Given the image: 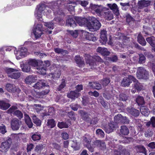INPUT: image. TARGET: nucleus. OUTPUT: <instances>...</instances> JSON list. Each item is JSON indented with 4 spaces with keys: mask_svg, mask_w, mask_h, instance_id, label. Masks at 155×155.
Listing matches in <instances>:
<instances>
[{
    "mask_svg": "<svg viewBox=\"0 0 155 155\" xmlns=\"http://www.w3.org/2000/svg\"><path fill=\"white\" fill-rule=\"evenodd\" d=\"M90 9L92 11L95 12L98 15L101 17L104 12L106 11L107 8L104 7L102 5H98L91 4L90 5Z\"/></svg>",
    "mask_w": 155,
    "mask_h": 155,
    "instance_id": "1",
    "label": "nucleus"
},
{
    "mask_svg": "<svg viewBox=\"0 0 155 155\" xmlns=\"http://www.w3.org/2000/svg\"><path fill=\"white\" fill-rule=\"evenodd\" d=\"M5 72L8 77L15 79H17L21 76V74L17 70L12 68H7L5 69Z\"/></svg>",
    "mask_w": 155,
    "mask_h": 155,
    "instance_id": "2",
    "label": "nucleus"
},
{
    "mask_svg": "<svg viewBox=\"0 0 155 155\" xmlns=\"http://www.w3.org/2000/svg\"><path fill=\"white\" fill-rule=\"evenodd\" d=\"M45 7V5L43 3H41L37 5L35 12V16L39 21H42V12Z\"/></svg>",
    "mask_w": 155,
    "mask_h": 155,
    "instance_id": "3",
    "label": "nucleus"
},
{
    "mask_svg": "<svg viewBox=\"0 0 155 155\" xmlns=\"http://www.w3.org/2000/svg\"><path fill=\"white\" fill-rule=\"evenodd\" d=\"M137 76L138 79L147 80L149 78V74L144 68L139 67L137 69Z\"/></svg>",
    "mask_w": 155,
    "mask_h": 155,
    "instance_id": "4",
    "label": "nucleus"
},
{
    "mask_svg": "<svg viewBox=\"0 0 155 155\" xmlns=\"http://www.w3.org/2000/svg\"><path fill=\"white\" fill-rule=\"evenodd\" d=\"M76 90L75 91H71L70 93L68 94L67 96L69 98L74 100L76 98L80 96L79 92L83 89L82 85H78L76 87Z\"/></svg>",
    "mask_w": 155,
    "mask_h": 155,
    "instance_id": "5",
    "label": "nucleus"
},
{
    "mask_svg": "<svg viewBox=\"0 0 155 155\" xmlns=\"http://www.w3.org/2000/svg\"><path fill=\"white\" fill-rule=\"evenodd\" d=\"M89 19L91 21L92 26L88 27V29H99L100 28L101 24L96 18L91 17H89Z\"/></svg>",
    "mask_w": 155,
    "mask_h": 155,
    "instance_id": "6",
    "label": "nucleus"
},
{
    "mask_svg": "<svg viewBox=\"0 0 155 155\" xmlns=\"http://www.w3.org/2000/svg\"><path fill=\"white\" fill-rule=\"evenodd\" d=\"M132 81L136 82V79L132 76L129 75L128 78H124L121 82V85L124 87L128 86Z\"/></svg>",
    "mask_w": 155,
    "mask_h": 155,
    "instance_id": "7",
    "label": "nucleus"
},
{
    "mask_svg": "<svg viewBox=\"0 0 155 155\" xmlns=\"http://www.w3.org/2000/svg\"><path fill=\"white\" fill-rule=\"evenodd\" d=\"M11 143V139L10 138H8L6 141L2 143L0 151L4 153L7 152L8 150Z\"/></svg>",
    "mask_w": 155,
    "mask_h": 155,
    "instance_id": "8",
    "label": "nucleus"
},
{
    "mask_svg": "<svg viewBox=\"0 0 155 155\" xmlns=\"http://www.w3.org/2000/svg\"><path fill=\"white\" fill-rule=\"evenodd\" d=\"M77 20L78 24L80 26H86L88 28V27L92 26L91 22L88 21L87 19L85 18L78 17Z\"/></svg>",
    "mask_w": 155,
    "mask_h": 155,
    "instance_id": "9",
    "label": "nucleus"
},
{
    "mask_svg": "<svg viewBox=\"0 0 155 155\" xmlns=\"http://www.w3.org/2000/svg\"><path fill=\"white\" fill-rule=\"evenodd\" d=\"M21 122L17 118L13 119L11 121V125L12 129L13 130H18L21 124Z\"/></svg>",
    "mask_w": 155,
    "mask_h": 155,
    "instance_id": "10",
    "label": "nucleus"
},
{
    "mask_svg": "<svg viewBox=\"0 0 155 155\" xmlns=\"http://www.w3.org/2000/svg\"><path fill=\"white\" fill-rule=\"evenodd\" d=\"M65 2V3H66L67 4H68L67 5L68 11L71 14L74 13V7L76 5L75 2L71 1L70 0Z\"/></svg>",
    "mask_w": 155,
    "mask_h": 155,
    "instance_id": "11",
    "label": "nucleus"
},
{
    "mask_svg": "<svg viewBox=\"0 0 155 155\" xmlns=\"http://www.w3.org/2000/svg\"><path fill=\"white\" fill-rule=\"evenodd\" d=\"M101 17L105 19L110 20L113 18V15L112 12L107 8L106 11L104 12Z\"/></svg>",
    "mask_w": 155,
    "mask_h": 155,
    "instance_id": "12",
    "label": "nucleus"
},
{
    "mask_svg": "<svg viewBox=\"0 0 155 155\" xmlns=\"http://www.w3.org/2000/svg\"><path fill=\"white\" fill-rule=\"evenodd\" d=\"M74 17L73 15L68 16L66 20V25L68 26H70L73 28H74L77 25L74 20Z\"/></svg>",
    "mask_w": 155,
    "mask_h": 155,
    "instance_id": "13",
    "label": "nucleus"
},
{
    "mask_svg": "<svg viewBox=\"0 0 155 155\" xmlns=\"http://www.w3.org/2000/svg\"><path fill=\"white\" fill-rule=\"evenodd\" d=\"M102 45H105L107 41V32L105 30H102L101 33L100 39L99 40Z\"/></svg>",
    "mask_w": 155,
    "mask_h": 155,
    "instance_id": "14",
    "label": "nucleus"
},
{
    "mask_svg": "<svg viewBox=\"0 0 155 155\" xmlns=\"http://www.w3.org/2000/svg\"><path fill=\"white\" fill-rule=\"evenodd\" d=\"M17 52V54L21 58L25 57L29 54L27 49L24 47L20 48Z\"/></svg>",
    "mask_w": 155,
    "mask_h": 155,
    "instance_id": "15",
    "label": "nucleus"
},
{
    "mask_svg": "<svg viewBox=\"0 0 155 155\" xmlns=\"http://www.w3.org/2000/svg\"><path fill=\"white\" fill-rule=\"evenodd\" d=\"M47 86H49L44 81L40 80L36 83L33 87L35 89L39 90L43 87H46L47 89Z\"/></svg>",
    "mask_w": 155,
    "mask_h": 155,
    "instance_id": "16",
    "label": "nucleus"
},
{
    "mask_svg": "<svg viewBox=\"0 0 155 155\" xmlns=\"http://www.w3.org/2000/svg\"><path fill=\"white\" fill-rule=\"evenodd\" d=\"M121 35L119 37L116 38L117 39H118L119 38L120 40H121L123 41V44H124V46H123L122 44L120 45L121 47L124 48L125 47L124 46L125 45H127L128 43L130 41L129 38L127 36L123 35L122 34H121Z\"/></svg>",
    "mask_w": 155,
    "mask_h": 155,
    "instance_id": "17",
    "label": "nucleus"
},
{
    "mask_svg": "<svg viewBox=\"0 0 155 155\" xmlns=\"http://www.w3.org/2000/svg\"><path fill=\"white\" fill-rule=\"evenodd\" d=\"M94 145L101 150H104L106 148V145L103 141L101 140H97L94 142Z\"/></svg>",
    "mask_w": 155,
    "mask_h": 155,
    "instance_id": "18",
    "label": "nucleus"
},
{
    "mask_svg": "<svg viewBox=\"0 0 155 155\" xmlns=\"http://www.w3.org/2000/svg\"><path fill=\"white\" fill-rule=\"evenodd\" d=\"M81 32L84 33V35L85 36V38L89 41H95L97 40L96 38L94 37V35L91 33H89L88 32H86L82 30Z\"/></svg>",
    "mask_w": 155,
    "mask_h": 155,
    "instance_id": "19",
    "label": "nucleus"
},
{
    "mask_svg": "<svg viewBox=\"0 0 155 155\" xmlns=\"http://www.w3.org/2000/svg\"><path fill=\"white\" fill-rule=\"evenodd\" d=\"M91 137L89 134H86L82 137V142L85 145L90 144L92 140Z\"/></svg>",
    "mask_w": 155,
    "mask_h": 155,
    "instance_id": "20",
    "label": "nucleus"
},
{
    "mask_svg": "<svg viewBox=\"0 0 155 155\" xmlns=\"http://www.w3.org/2000/svg\"><path fill=\"white\" fill-rule=\"evenodd\" d=\"M37 79V77L35 75H29L25 79V82L27 84H31L35 82Z\"/></svg>",
    "mask_w": 155,
    "mask_h": 155,
    "instance_id": "21",
    "label": "nucleus"
},
{
    "mask_svg": "<svg viewBox=\"0 0 155 155\" xmlns=\"http://www.w3.org/2000/svg\"><path fill=\"white\" fill-rule=\"evenodd\" d=\"M114 155H130L129 152L126 150L115 149L114 151Z\"/></svg>",
    "mask_w": 155,
    "mask_h": 155,
    "instance_id": "22",
    "label": "nucleus"
},
{
    "mask_svg": "<svg viewBox=\"0 0 155 155\" xmlns=\"http://www.w3.org/2000/svg\"><path fill=\"white\" fill-rule=\"evenodd\" d=\"M150 2L149 1L141 0L138 2V6L139 8L141 9L148 6L150 5Z\"/></svg>",
    "mask_w": 155,
    "mask_h": 155,
    "instance_id": "23",
    "label": "nucleus"
},
{
    "mask_svg": "<svg viewBox=\"0 0 155 155\" xmlns=\"http://www.w3.org/2000/svg\"><path fill=\"white\" fill-rule=\"evenodd\" d=\"M127 110L128 113L135 117H137L139 114V111L134 108L129 107L127 108Z\"/></svg>",
    "mask_w": 155,
    "mask_h": 155,
    "instance_id": "24",
    "label": "nucleus"
},
{
    "mask_svg": "<svg viewBox=\"0 0 155 155\" xmlns=\"http://www.w3.org/2000/svg\"><path fill=\"white\" fill-rule=\"evenodd\" d=\"M107 5L113 11L116 15H119L118 8L116 4H108Z\"/></svg>",
    "mask_w": 155,
    "mask_h": 155,
    "instance_id": "25",
    "label": "nucleus"
},
{
    "mask_svg": "<svg viewBox=\"0 0 155 155\" xmlns=\"http://www.w3.org/2000/svg\"><path fill=\"white\" fill-rule=\"evenodd\" d=\"M115 127L114 125L112 123H109L108 125L104 127V130L107 133H110L113 131Z\"/></svg>",
    "mask_w": 155,
    "mask_h": 155,
    "instance_id": "26",
    "label": "nucleus"
},
{
    "mask_svg": "<svg viewBox=\"0 0 155 155\" xmlns=\"http://www.w3.org/2000/svg\"><path fill=\"white\" fill-rule=\"evenodd\" d=\"M97 52L100 53L103 55H108L110 54V52L108 51L106 48H102L99 47L97 49Z\"/></svg>",
    "mask_w": 155,
    "mask_h": 155,
    "instance_id": "27",
    "label": "nucleus"
},
{
    "mask_svg": "<svg viewBox=\"0 0 155 155\" xmlns=\"http://www.w3.org/2000/svg\"><path fill=\"white\" fill-rule=\"evenodd\" d=\"M49 86H47V89L45 91H42L41 92H38L36 93V96L37 98H42L43 96L47 94L49 91Z\"/></svg>",
    "mask_w": 155,
    "mask_h": 155,
    "instance_id": "28",
    "label": "nucleus"
},
{
    "mask_svg": "<svg viewBox=\"0 0 155 155\" xmlns=\"http://www.w3.org/2000/svg\"><path fill=\"white\" fill-rule=\"evenodd\" d=\"M6 90L9 92H14L16 91V87L15 85L10 83L7 84L6 85Z\"/></svg>",
    "mask_w": 155,
    "mask_h": 155,
    "instance_id": "29",
    "label": "nucleus"
},
{
    "mask_svg": "<svg viewBox=\"0 0 155 155\" xmlns=\"http://www.w3.org/2000/svg\"><path fill=\"white\" fill-rule=\"evenodd\" d=\"M75 60L79 67H82L84 64V61L82 58L79 56L77 55L75 57Z\"/></svg>",
    "mask_w": 155,
    "mask_h": 155,
    "instance_id": "30",
    "label": "nucleus"
},
{
    "mask_svg": "<svg viewBox=\"0 0 155 155\" xmlns=\"http://www.w3.org/2000/svg\"><path fill=\"white\" fill-rule=\"evenodd\" d=\"M25 122L30 128H31L33 126V123L29 116L25 114H24Z\"/></svg>",
    "mask_w": 155,
    "mask_h": 155,
    "instance_id": "31",
    "label": "nucleus"
},
{
    "mask_svg": "<svg viewBox=\"0 0 155 155\" xmlns=\"http://www.w3.org/2000/svg\"><path fill=\"white\" fill-rule=\"evenodd\" d=\"M10 106L8 103H6L4 101H0V107L3 110H6L8 109Z\"/></svg>",
    "mask_w": 155,
    "mask_h": 155,
    "instance_id": "32",
    "label": "nucleus"
},
{
    "mask_svg": "<svg viewBox=\"0 0 155 155\" xmlns=\"http://www.w3.org/2000/svg\"><path fill=\"white\" fill-rule=\"evenodd\" d=\"M140 111L142 114L145 116H147L149 114V110L146 107L142 106L140 107Z\"/></svg>",
    "mask_w": 155,
    "mask_h": 155,
    "instance_id": "33",
    "label": "nucleus"
},
{
    "mask_svg": "<svg viewBox=\"0 0 155 155\" xmlns=\"http://www.w3.org/2000/svg\"><path fill=\"white\" fill-rule=\"evenodd\" d=\"M146 40L151 46L155 48V37L152 36L147 38Z\"/></svg>",
    "mask_w": 155,
    "mask_h": 155,
    "instance_id": "34",
    "label": "nucleus"
},
{
    "mask_svg": "<svg viewBox=\"0 0 155 155\" xmlns=\"http://www.w3.org/2000/svg\"><path fill=\"white\" fill-rule=\"evenodd\" d=\"M28 64L35 68H36L37 69V68L39 66H38V61L35 59L29 60L28 62Z\"/></svg>",
    "mask_w": 155,
    "mask_h": 155,
    "instance_id": "35",
    "label": "nucleus"
},
{
    "mask_svg": "<svg viewBox=\"0 0 155 155\" xmlns=\"http://www.w3.org/2000/svg\"><path fill=\"white\" fill-rule=\"evenodd\" d=\"M137 41L142 46H144L146 45V42L140 33L138 35Z\"/></svg>",
    "mask_w": 155,
    "mask_h": 155,
    "instance_id": "36",
    "label": "nucleus"
},
{
    "mask_svg": "<svg viewBox=\"0 0 155 155\" xmlns=\"http://www.w3.org/2000/svg\"><path fill=\"white\" fill-rule=\"evenodd\" d=\"M89 85L91 88L97 90L100 89L101 88V84L97 82H90Z\"/></svg>",
    "mask_w": 155,
    "mask_h": 155,
    "instance_id": "37",
    "label": "nucleus"
},
{
    "mask_svg": "<svg viewBox=\"0 0 155 155\" xmlns=\"http://www.w3.org/2000/svg\"><path fill=\"white\" fill-rule=\"evenodd\" d=\"M78 112L83 119L87 120L88 118L89 114L87 113L82 110H79Z\"/></svg>",
    "mask_w": 155,
    "mask_h": 155,
    "instance_id": "38",
    "label": "nucleus"
},
{
    "mask_svg": "<svg viewBox=\"0 0 155 155\" xmlns=\"http://www.w3.org/2000/svg\"><path fill=\"white\" fill-rule=\"evenodd\" d=\"M37 69L38 70L37 72L42 74H45L46 73V68L42 65L37 67Z\"/></svg>",
    "mask_w": 155,
    "mask_h": 155,
    "instance_id": "39",
    "label": "nucleus"
},
{
    "mask_svg": "<svg viewBox=\"0 0 155 155\" xmlns=\"http://www.w3.org/2000/svg\"><path fill=\"white\" fill-rule=\"evenodd\" d=\"M32 117L33 122L37 126H40L41 124V121L37 117L36 115H32Z\"/></svg>",
    "mask_w": 155,
    "mask_h": 155,
    "instance_id": "40",
    "label": "nucleus"
},
{
    "mask_svg": "<svg viewBox=\"0 0 155 155\" xmlns=\"http://www.w3.org/2000/svg\"><path fill=\"white\" fill-rule=\"evenodd\" d=\"M120 131L121 134L124 135H127L129 133L128 129L125 126H121Z\"/></svg>",
    "mask_w": 155,
    "mask_h": 155,
    "instance_id": "41",
    "label": "nucleus"
},
{
    "mask_svg": "<svg viewBox=\"0 0 155 155\" xmlns=\"http://www.w3.org/2000/svg\"><path fill=\"white\" fill-rule=\"evenodd\" d=\"M42 31L41 30H35L33 31V34L36 39L40 38L42 34Z\"/></svg>",
    "mask_w": 155,
    "mask_h": 155,
    "instance_id": "42",
    "label": "nucleus"
},
{
    "mask_svg": "<svg viewBox=\"0 0 155 155\" xmlns=\"http://www.w3.org/2000/svg\"><path fill=\"white\" fill-rule=\"evenodd\" d=\"M136 102L139 105H143L144 103V101L142 97L138 96L136 99Z\"/></svg>",
    "mask_w": 155,
    "mask_h": 155,
    "instance_id": "43",
    "label": "nucleus"
},
{
    "mask_svg": "<svg viewBox=\"0 0 155 155\" xmlns=\"http://www.w3.org/2000/svg\"><path fill=\"white\" fill-rule=\"evenodd\" d=\"M71 147L74 150H78L80 149V147L76 140L72 141Z\"/></svg>",
    "mask_w": 155,
    "mask_h": 155,
    "instance_id": "44",
    "label": "nucleus"
},
{
    "mask_svg": "<svg viewBox=\"0 0 155 155\" xmlns=\"http://www.w3.org/2000/svg\"><path fill=\"white\" fill-rule=\"evenodd\" d=\"M55 122L53 119L48 120L47 122V126L49 128H52L55 125Z\"/></svg>",
    "mask_w": 155,
    "mask_h": 155,
    "instance_id": "45",
    "label": "nucleus"
},
{
    "mask_svg": "<svg viewBox=\"0 0 155 155\" xmlns=\"http://www.w3.org/2000/svg\"><path fill=\"white\" fill-rule=\"evenodd\" d=\"M136 150L137 152L145 153L146 149L143 146L141 145L138 146L136 147Z\"/></svg>",
    "mask_w": 155,
    "mask_h": 155,
    "instance_id": "46",
    "label": "nucleus"
},
{
    "mask_svg": "<svg viewBox=\"0 0 155 155\" xmlns=\"http://www.w3.org/2000/svg\"><path fill=\"white\" fill-rule=\"evenodd\" d=\"M137 81L134 82L135 83L134 84V87L137 90H141L143 87L142 84L139 83Z\"/></svg>",
    "mask_w": 155,
    "mask_h": 155,
    "instance_id": "47",
    "label": "nucleus"
},
{
    "mask_svg": "<svg viewBox=\"0 0 155 155\" xmlns=\"http://www.w3.org/2000/svg\"><path fill=\"white\" fill-rule=\"evenodd\" d=\"M85 58L86 60V62L87 63H89V65H93V66H94V63H92L91 62V58H92V57L90 55L88 54H85Z\"/></svg>",
    "mask_w": 155,
    "mask_h": 155,
    "instance_id": "48",
    "label": "nucleus"
},
{
    "mask_svg": "<svg viewBox=\"0 0 155 155\" xmlns=\"http://www.w3.org/2000/svg\"><path fill=\"white\" fill-rule=\"evenodd\" d=\"M119 96V100L123 101H126L128 98V96L126 94L123 93L120 94Z\"/></svg>",
    "mask_w": 155,
    "mask_h": 155,
    "instance_id": "49",
    "label": "nucleus"
},
{
    "mask_svg": "<svg viewBox=\"0 0 155 155\" xmlns=\"http://www.w3.org/2000/svg\"><path fill=\"white\" fill-rule=\"evenodd\" d=\"M44 25L47 28L53 29L54 28V25L52 22H45L44 23Z\"/></svg>",
    "mask_w": 155,
    "mask_h": 155,
    "instance_id": "50",
    "label": "nucleus"
},
{
    "mask_svg": "<svg viewBox=\"0 0 155 155\" xmlns=\"http://www.w3.org/2000/svg\"><path fill=\"white\" fill-rule=\"evenodd\" d=\"M13 115L17 117L19 119H21L23 117L22 113L19 110H15L14 112Z\"/></svg>",
    "mask_w": 155,
    "mask_h": 155,
    "instance_id": "51",
    "label": "nucleus"
},
{
    "mask_svg": "<svg viewBox=\"0 0 155 155\" xmlns=\"http://www.w3.org/2000/svg\"><path fill=\"white\" fill-rule=\"evenodd\" d=\"M61 72L60 71H58L56 73L54 74H50V76H51V77L54 79H56L60 78L61 75Z\"/></svg>",
    "mask_w": 155,
    "mask_h": 155,
    "instance_id": "52",
    "label": "nucleus"
},
{
    "mask_svg": "<svg viewBox=\"0 0 155 155\" xmlns=\"http://www.w3.org/2000/svg\"><path fill=\"white\" fill-rule=\"evenodd\" d=\"M41 136L38 133L34 134L31 136L32 139L34 141L39 140L41 139Z\"/></svg>",
    "mask_w": 155,
    "mask_h": 155,
    "instance_id": "53",
    "label": "nucleus"
},
{
    "mask_svg": "<svg viewBox=\"0 0 155 155\" xmlns=\"http://www.w3.org/2000/svg\"><path fill=\"white\" fill-rule=\"evenodd\" d=\"M58 126L61 129H62L63 128H67L68 127V124H67L66 123L63 122H58Z\"/></svg>",
    "mask_w": 155,
    "mask_h": 155,
    "instance_id": "54",
    "label": "nucleus"
},
{
    "mask_svg": "<svg viewBox=\"0 0 155 155\" xmlns=\"http://www.w3.org/2000/svg\"><path fill=\"white\" fill-rule=\"evenodd\" d=\"M139 63L140 64L144 63L146 61V58L144 55L142 54H139Z\"/></svg>",
    "mask_w": 155,
    "mask_h": 155,
    "instance_id": "55",
    "label": "nucleus"
},
{
    "mask_svg": "<svg viewBox=\"0 0 155 155\" xmlns=\"http://www.w3.org/2000/svg\"><path fill=\"white\" fill-rule=\"evenodd\" d=\"M68 31L70 33L71 35L74 37L76 38L78 35V31L77 30H75L74 31L73 30H68Z\"/></svg>",
    "mask_w": 155,
    "mask_h": 155,
    "instance_id": "56",
    "label": "nucleus"
},
{
    "mask_svg": "<svg viewBox=\"0 0 155 155\" xmlns=\"http://www.w3.org/2000/svg\"><path fill=\"white\" fill-rule=\"evenodd\" d=\"M17 109V107L16 106H12L7 111V113L8 114L13 113V114L14 112Z\"/></svg>",
    "mask_w": 155,
    "mask_h": 155,
    "instance_id": "57",
    "label": "nucleus"
},
{
    "mask_svg": "<svg viewBox=\"0 0 155 155\" xmlns=\"http://www.w3.org/2000/svg\"><path fill=\"white\" fill-rule=\"evenodd\" d=\"M28 64H25L22 68V70L24 72H28L30 71V67Z\"/></svg>",
    "mask_w": 155,
    "mask_h": 155,
    "instance_id": "58",
    "label": "nucleus"
},
{
    "mask_svg": "<svg viewBox=\"0 0 155 155\" xmlns=\"http://www.w3.org/2000/svg\"><path fill=\"white\" fill-rule=\"evenodd\" d=\"M110 82V80L109 79L106 78L103 79L101 83L104 86H106L108 85Z\"/></svg>",
    "mask_w": 155,
    "mask_h": 155,
    "instance_id": "59",
    "label": "nucleus"
},
{
    "mask_svg": "<svg viewBox=\"0 0 155 155\" xmlns=\"http://www.w3.org/2000/svg\"><path fill=\"white\" fill-rule=\"evenodd\" d=\"M18 5H16L17 6H21L22 5H30L31 3L29 2H27L25 0H23Z\"/></svg>",
    "mask_w": 155,
    "mask_h": 155,
    "instance_id": "60",
    "label": "nucleus"
},
{
    "mask_svg": "<svg viewBox=\"0 0 155 155\" xmlns=\"http://www.w3.org/2000/svg\"><path fill=\"white\" fill-rule=\"evenodd\" d=\"M43 27V25L40 22H37L35 21L34 26V29H41Z\"/></svg>",
    "mask_w": 155,
    "mask_h": 155,
    "instance_id": "61",
    "label": "nucleus"
},
{
    "mask_svg": "<svg viewBox=\"0 0 155 155\" xmlns=\"http://www.w3.org/2000/svg\"><path fill=\"white\" fill-rule=\"evenodd\" d=\"M45 147L42 144H39L37 145L35 148V151L38 152V151H41L43 149L45 148Z\"/></svg>",
    "mask_w": 155,
    "mask_h": 155,
    "instance_id": "62",
    "label": "nucleus"
},
{
    "mask_svg": "<svg viewBox=\"0 0 155 155\" xmlns=\"http://www.w3.org/2000/svg\"><path fill=\"white\" fill-rule=\"evenodd\" d=\"M65 81L64 79L62 80V82L61 84L59 86V87L57 89L58 91H61V90L64 88L65 86Z\"/></svg>",
    "mask_w": 155,
    "mask_h": 155,
    "instance_id": "63",
    "label": "nucleus"
},
{
    "mask_svg": "<svg viewBox=\"0 0 155 155\" xmlns=\"http://www.w3.org/2000/svg\"><path fill=\"white\" fill-rule=\"evenodd\" d=\"M96 133L101 137H104V134L103 130L101 129L97 130Z\"/></svg>",
    "mask_w": 155,
    "mask_h": 155,
    "instance_id": "64",
    "label": "nucleus"
}]
</instances>
